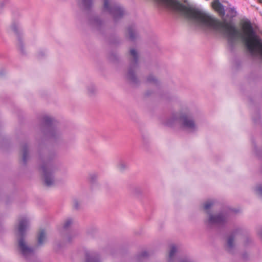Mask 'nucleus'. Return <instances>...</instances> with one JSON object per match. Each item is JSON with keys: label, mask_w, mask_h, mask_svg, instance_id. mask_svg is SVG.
<instances>
[{"label": "nucleus", "mask_w": 262, "mask_h": 262, "mask_svg": "<svg viewBox=\"0 0 262 262\" xmlns=\"http://www.w3.org/2000/svg\"><path fill=\"white\" fill-rule=\"evenodd\" d=\"M28 226V221L26 217H22L19 220L17 229L18 247L22 254L26 258L33 254V250L28 246L24 238V234Z\"/></svg>", "instance_id": "nucleus-1"}, {"label": "nucleus", "mask_w": 262, "mask_h": 262, "mask_svg": "<svg viewBox=\"0 0 262 262\" xmlns=\"http://www.w3.org/2000/svg\"><path fill=\"white\" fill-rule=\"evenodd\" d=\"M41 170L45 184L48 186H51L54 182L53 176L54 168L51 165H47L42 166Z\"/></svg>", "instance_id": "nucleus-2"}, {"label": "nucleus", "mask_w": 262, "mask_h": 262, "mask_svg": "<svg viewBox=\"0 0 262 262\" xmlns=\"http://www.w3.org/2000/svg\"><path fill=\"white\" fill-rule=\"evenodd\" d=\"M104 10L112 14L115 19L123 14V10L120 7L110 8L108 6V0H104Z\"/></svg>", "instance_id": "nucleus-3"}, {"label": "nucleus", "mask_w": 262, "mask_h": 262, "mask_svg": "<svg viewBox=\"0 0 262 262\" xmlns=\"http://www.w3.org/2000/svg\"><path fill=\"white\" fill-rule=\"evenodd\" d=\"M182 121L184 127L189 129H193L195 128V124L193 121L188 117H183Z\"/></svg>", "instance_id": "nucleus-4"}, {"label": "nucleus", "mask_w": 262, "mask_h": 262, "mask_svg": "<svg viewBox=\"0 0 262 262\" xmlns=\"http://www.w3.org/2000/svg\"><path fill=\"white\" fill-rule=\"evenodd\" d=\"M212 6L213 8L219 13L221 16L225 15V10L222 5L218 1H215L212 4Z\"/></svg>", "instance_id": "nucleus-5"}, {"label": "nucleus", "mask_w": 262, "mask_h": 262, "mask_svg": "<svg viewBox=\"0 0 262 262\" xmlns=\"http://www.w3.org/2000/svg\"><path fill=\"white\" fill-rule=\"evenodd\" d=\"M46 240V234L43 230L39 231L37 243L38 245L42 244Z\"/></svg>", "instance_id": "nucleus-6"}, {"label": "nucleus", "mask_w": 262, "mask_h": 262, "mask_svg": "<svg viewBox=\"0 0 262 262\" xmlns=\"http://www.w3.org/2000/svg\"><path fill=\"white\" fill-rule=\"evenodd\" d=\"M209 221L211 222H219L221 221V219L219 216H213L212 215H210L209 217Z\"/></svg>", "instance_id": "nucleus-7"}, {"label": "nucleus", "mask_w": 262, "mask_h": 262, "mask_svg": "<svg viewBox=\"0 0 262 262\" xmlns=\"http://www.w3.org/2000/svg\"><path fill=\"white\" fill-rule=\"evenodd\" d=\"M237 12L235 11V10L233 8H230L228 12V15L230 17H235L236 15Z\"/></svg>", "instance_id": "nucleus-8"}, {"label": "nucleus", "mask_w": 262, "mask_h": 262, "mask_svg": "<svg viewBox=\"0 0 262 262\" xmlns=\"http://www.w3.org/2000/svg\"><path fill=\"white\" fill-rule=\"evenodd\" d=\"M92 3V0H81V4L85 7H88Z\"/></svg>", "instance_id": "nucleus-9"}, {"label": "nucleus", "mask_w": 262, "mask_h": 262, "mask_svg": "<svg viewBox=\"0 0 262 262\" xmlns=\"http://www.w3.org/2000/svg\"><path fill=\"white\" fill-rule=\"evenodd\" d=\"M213 205V202H211V201H209V202H207L205 204H204V209L205 210H208L212 205Z\"/></svg>", "instance_id": "nucleus-10"}, {"label": "nucleus", "mask_w": 262, "mask_h": 262, "mask_svg": "<svg viewBox=\"0 0 262 262\" xmlns=\"http://www.w3.org/2000/svg\"><path fill=\"white\" fill-rule=\"evenodd\" d=\"M176 248L174 246H172L171 248L170 252H169V257L170 258H171L173 255L174 254V253L176 252Z\"/></svg>", "instance_id": "nucleus-11"}, {"label": "nucleus", "mask_w": 262, "mask_h": 262, "mask_svg": "<svg viewBox=\"0 0 262 262\" xmlns=\"http://www.w3.org/2000/svg\"><path fill=\"white\" fill-rule=\"evenodd\" d=\"M130 53L133 58L136 60L137 57V53L134 49H132L130 51Z\"/></svg>", "instance_id": "nucleus-12"}, {"label": "nucleus", "mask_w": 262, "mask_h": 262, "mask_svg": "<svg viewBox=\"0 0 262 262\" xmlns=\"http://www.w3.org/2000/svg\"><path fill=\"white\" fill-rule=\"evenodd\" d=\"M72 223V221L71 220H70V219L67 220L64 224V227L68 228L69 226H70L71 225Z\"/></svg>", "instance_id": "nucleus-13"}, {"label": "nucleus", "mask_w": 262, "mask_h": 262, "mask_svg": "<svg viewBox=\"0 0 262 262\" xmlns=\"http://www.w3.org/2000/svg\"><path fill=\"white\" fill-rule=\"evenodd\" d=\"M233 239L232 238H229L228 241V245L229 248H231L232 246V242Z\"/></svg>", "instance_id": "nucleus-14"}, {"label": "nucleus", "mask_w": 262, "mask_h": 262, "mask_svg": "<svg viewBox=\"0 0 262 262\" xmlns=\"http://www.w3.org/2000/svg\"><path fill=\"white\" fill-rule=\"evenodd\" d=\"M128 33H129V37L131 38V39H133L134 38V31L131 30V29H129L128 30Z\"/></svg>", "instance_id": "nucleus-15"}, {"label": "nucleus", "mask_w": 262, "mask_h": 262, "mask_svg": "<svg viewBox=\"0 0 262 262\" xmlns=\"http://www.w3.org/2000/svg\"><path fill=\"white\" fill-rule=\"evenodd\" d=\"M257 193L259 195L262 196V187H259L257 189Z\"/></svg>", "instance_id": "nucleus-16"}, {"label": "nucleus", "mask_w": 262, "mask_h": 262, "mask_svg": "<svg viewBox=\"0 0 262 262\" xmlns=\"http://www.w3.org/2000/svg\"><path fill=\"white\" fill-rule=\"evenodd\" d=\"M155 80V78L153 76H150L148 78V81L151 82L152 81H154Z\"/></svg>", "instance_id": "nucleus-17"}, {"label": "nucleus", "mask_w": 262, "mask_h": 262, "mask_svg": "<svg viewBox=\"0 0 262 262\" xmlns=\"http://www.w3.org/2000/svg\"><path fill=\"white\" fill-rule=\"evenodd\" d=\"M128 76L129 78L132 79V73H131L130 72H129L128 74Z\"/></svg>", "instance_id": "nucleus-18"}, {"label": "nucleus", "mask_w": 262, "mask_h": 262, "mask_svg": "<svg viewBox=\"0 0 262 262\" xmlns=\"http://www.w3.org/2000/svg\"><path fill=\"white\" fill-rule=\"evenodd\" d=\"M26 152H24V157H23L24 160L25 161H26Z\"/></svg>", "instance_id": "nucleus-19"}, {"label": "nucleus", "mask_w": 262, "mask_h": 262, "mask_svg": "<svg viewBox=\"0 0 262 262\" xmlns=\"http://www.w3.org/2000/svg\"><path fill=\"white\" fill-rule=\"evenodd\" d=\"M90 262H97L95 259H92L91 261Z\"/></svg>", "instance_id": "nucleus-20"}, {"label": "nucleus", "mask_w": 262, "mask_h": 262, "mask_svg": "<svg viewBox=\"0 0 262 262\" xmlns=\"http://www.w3.org/2000/svg\"><path fill=\"white\" fill-rule=\"evenodd\" d=\"M181 262H188V261H181Z\"/></svg>", "instance_id": "nucleus-21"}]
</instances>
